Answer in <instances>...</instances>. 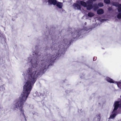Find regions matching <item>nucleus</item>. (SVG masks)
<instances>
[{
  "mask_svg": "<svg viewBox=\"0 0 121 121\" xmlns=\"http://www.w3.org/2000/svg\"><path fill=\"white\" fill-rule=\"evenodd\" d=\"M48 2L50 4H53L55 5L56 4L57 1L56 0H48Z\"/></svg>",
  "mask_w": 121,
  "mask_h": 121,
  "instance_id": "obj_9",
  "label": "nucleus"
},
{
  "mask_svg": "<svg viewBox=\"0 0 121 121\" xmlns=\"http://www.w3.org/2000/svg\"><path fill=\"white\" fill-rule=\"evenodd\" d=\"M104 13V10L102 9H99L97 11V13L99 15L102 14Z\"/></svg>",
  "mask_w": 121,
  "mask_h": 121,
  "instance_id": "obj_12",
  "label": "nucleus"
},
{
  "mask_svg": "<svg viewBox=\"0 0 121 121\" xmlns=\"http://www.w3.org/2000/svg\"><path fill=\"white\" fill-rule=\"evenodd\" d=\"M117 18L119 19H121V12H119L117 16Z\"/></svg>",
  "mask_w": 121,
  "mask_h": 121,
  "instance_id": "obj_21",
  "label": "nucleus"
},
{
  "mask_svg": "<svg viewBox=\"0 0 121 121\" xmlns=\"http://www.w3.org/2000/svg\"><path fill=\"white\" fill-rule=\"evenodd\" d=\"M55 45H54L55 46H56V45L55 44Z\"/></svg>",
  "mask_w": 121,
  "mask_h": 121,
  "instance_id": "obj_30",
  "label": "nucleus"
},
{
  "mask_svg": "<svg viewBox=\"0 0 121 121\" xmlns=\"http://www.w3.org/2000/svg\"><path fill=\"white\" fill-rule=\"evenodd\" d=\"M114 105V110H117L118 107H121V101H115Z\"/></svg>",
  "mask_w": 121,
  "mask_h": 121,
  "instance_id": "obj_5",
  "label": "nucleus"
},
{
  "mask_svg": "<svg viewBox=\"0 0 121 121\" xmlns=\"http://www.w3.org/2000/svg\"><path fill=\"white\" fill-rule=\"evenodd\" d=\"M119 4V3L117 2H114L112 3V5L116 7H118Z\"/></svg>",
  "mask_w": 121,
  "mask_h": 121,
  "instance_id": "obj_15",
  "label": "nucleus"
},
{
  "mask_svg": "<svg viewBox=\"0 0 121 121\" xmlns=\"http://www.w3.org/2000/svg\"><path fill=\"white\" fill-rule=\"evenodd\" d=\"M54 45H53V46H52V47H51V49L52 50V49H53V51L54 52L55 51H56V49L55 47L54 48H53V47Z\"/></svg>",
  "mask_w": 121,
  "mask_h": 121,
  "instance_id": "obj_23",
  "label": "nucleus"
},
{
  "mask_svg": "<svg viewBox=\"0 0 121 121\" xmlns=\"http://www.w3.org/2000/svg\"><path fill=\"white\" fill-rule=\"evenodd\" d=\"M104 2L107 4H109L110 2V0H104Z\"/></svg>",
  "mask_w": 121,
  "mask_h": 121,
  "instance_id": "obj_19",
  "label": "nucleus"
},
{
  "mask_svg": "<svg viewBox=\"0 0 121 121\" xmlns=\"http://www.w3.org/2000/svg\"><path fill=\"white\" fill-rule=\"evenodd\" d=\"M118 86L121 89V84H117Z\"/></svg>",
  "mask_w": 121,
  "mask_h": 121,
  "instance_id": "obj_24",
  "label": "nucleus"
},
{
  "mask_svg": "<svg viewBox=\"0 0 121 121\" xmlns=\"http://www.w3.org/2000/svg\"><path fill=\"white\" fill-rule=\"evenodd\" d=\"M77 3L78 4H80L81 5L84 7H86L87 6V3H86L85 2L83 1H77Z\"/></svg>",
  "mask_w": 121,
  "mask_h": 121,
  "instance_id": "obj_10",
  "label": "nucleus"
},
{
  "mask_svg": "<svg viewBox=\"0 0 121 121\" xmlns=\"http://www.w3.org/2000/svg\"><path fill=\"white\" fill-rule=\"evenodd\" d=\"M100 118H99V119H98V121H100Z\"/></svg>",
  "mask_w": 121,
  "mask_h": 121,
  "instance_id": "obj_27",
  "label": "nucleus"
},
{
  "mask_svg": "<svg viewBox=\"0 0 121 121\" xmlns=\"http://www.w3.org/2000/svg\"><path fill=\"white\" fill-rule=\"evenodd\" d=\"M63 41L64 42V43L66 44H67L68 43V40L67 39H64L63 40Z\"/></svg>",
  "mask_w": 121,
  "mask_h": 121,
  "instance_id": "obj_22",
  "label": "nucleus"
},
{
  "mask_svg": "<svg viewBox=\"0 0 121 121\" xmlns=\"http://www.w3.org/2000/svg\"><path fill=\"white\" fill-rule=\"evenodd\" d=\"M106 80L108 82L111 83H121V82H117L114 81L112 79L109 77H107L106 78Z\"/></svg>",
  "mask_w": 121,
  "mask_h": 121,
  "instance_id": "obj_7",
  "label": "nucleus"
},
{
  "mask_svg": "<svg viewBox=\"0 0 121 121\" xmlns=\"http://www.w3.org/2000/svg\"><path fill=\"white\" fill-rule=\"evenodd\" d=\"M80 31H78V30H77L74 33L73 32L71 33L72 35H73V39H74V37L77 38L78 37L81 35V33L80 32Z\"/></svg>",
  "mask_w": 121,
  "mask_h": 121,
  "instance_id": "obj_6",
  "label": "nucleus"
},
{
  "mask_svg": "<svg viewBox=\"0 0 121 121\" xmlns=\"http://www.w3.org/2000/svg\"><path fill=\"white\" fill-rule=\"evenodd\" d=\"M86 9L88 10H90L93 8V2L90 0H88L86 2Z\"/></svg>",
  "mask_w": 121,
  "mask_h": 121,
  "instance_id": "obj_4",
  "label": "nucleus"
},
{
  "mask_svg": "<svg viewBox=\"0 0 121 121\" xmlns=\"http://www.w3.org/2000/svg\"><path fill=\"white\" fill-rule=\"evenodd\" d=\"M96 0H91V1H95Z\"/></svg>",
  "mask_w": 121,
  "mask_h": 121,
  "instance_id": "obj_26",
  "label": "nucleus"
},
{
  "mask_svg": "<svg viewBox=\"0 0 121 121\" xmlns=\"http://www.w3.org/2000/svg\"><path fill=\"white\" fill-rule=\"evenodd\" d=\"M117 10L119 12H121V4H120L118 6Z\"/></svg>",
  "mask_w": 121,
  "mask_h": 121,
  "instance_id": "obj_16",
  "label": "nucleus"
},
{
  "mask_svg": "<svg viewBox=\"0 0 121 121\" xmlns=\"http://www.w3.org/2000/svg\"><path fill=\"white\" fill-rule=\"evenodd\" d=\"M98 5L99 7H102L104 6V4L103 3L100 2L98 3Z\"/></svg>",
  "mask_w": 121,
  "mask_h": 121,
  "instance_id": "obj_20",
  "label": "nucleus"
},
{
  "mask_svg": "<svg viewBox=\"0 0 121 121\" xmlns=\"http://www.w3.org/2000/svg\"><path fill=\"white\" fill-rule=\"evenodd\" d=\"M34 84H25L23 86L22 93L20 96L19 100L16 103L15 105V108L18 109H19L21 113L24 117L25 120L26 121V116L24 113V110L22 109L24 103L26 101L32 89V86Z\"/></svg>",
  "mask_w": 121,
  "mask_h": 121,
  "instance_id": "obj_2",
  "label": "nucleus"
},
{
  "mask_svg": "<svg viewBox=\"0 0 121 121\" xmlns=\"http://www.w3.org/2000/svg\"><path fill=\"white\" fill-rule=\"evenodd\" d=\"M117 110H114V109L113 110L112 112V113L113 114L111 115L110 116L109 118L110 119H113L115 118L116 116V112L115 111Z\"/></svg>",
  "mask_w": 121,
  "mask_h": 121,
  "instance_id": "obj_8",
  "label": "nucleus"
},
{
  "mask_svg": "<svg viewBox=\"0 0 121 121\" xmlns=\"http://www.w3.org/2000/svg\"><path fill=\"white\" fill-rule=\"evenodd\" d=\"M73 6L77 8V9L79 10L81 9V7L80 5L77 3H74Z\"/></svg>",
  "mask_w": 121,
  "mask_h": 121,
  "instance_id": "obj_11",
  "label": "nucleus"
},
{
  "mask_svg": "<svg viewBox=\"0 0 121 121\" xmlns=\"http://www.w3.org/2000/svg\"><path fill=\"white\" fill-rule=\"evenodd\" d=\"M93 8H94V9L95 10H97L99 8L97 4H94L93 5Z\"/></svg>",
  "mask_w": 121,
  "mask_h": 121,
  "instance_id": "obj_14",
  "label": "nucleus"
},
{
  "mask_svg": "<svg viewBox=\"0 0 121 121\" xmlns=\"http://www.w3.org/2000/svg\"><path fill=\"white\" fill-rule=\"evenodd\" d=\"M72 41H71L70 42V43H71V42H72Z\"/></svg>",
  "mask_w": 121,
  "mask_h": 121,
  "instance_id": "obj_29",
  "label": "nucleus"
},
{
  "mask_svg": "<svg viewBox=\"0 0 121 121\" xmlns=\"http://www.w3.org/2000/svg\"><path fill=\"white\" fill-rule=\"evenodd\" d=\"M97 59V57H94L93 58V60L94 61H95L96 60V59Z\"/></svg>",
  "mask_w": 121,
  "mask_h": 121,
  "instance_id": "obj_25",
  "label": "nucleus"
},
{
  "mask_svg": "<svg viewBox=\"0 0 121 121\" xmlns=\"http://www.w3.org/2000/svg\"><path fill=\"white\" fill-rule=\"evenodd\" d=\"M4 85H3L0 87V91L4 92L5 90V87L4 86Z\"/></svg>",
  "mask_w": 121,
  "mask_h": 121,
  "instance_id": "obj_18",
  "label": "nucleus"
},
{
  "mask_svg": "<svg viewBox=\"0 0 121 121\" xmlns=\"http://www.w3.org/2000/svg\"><path fill=\"white\" fill-rule=\"evenodd\" d=\"M88 16L91 17L93 16L94 15V14L93 13L90 12L88 13Z\"/></svg>",
  "mask_w": 121,
  "mask_h": 121,
  "instance_id": "obj_17",
  "label": "nucleus"
},
{
  "mask_svg": "<svg viewBox=\"0 0 121 121\" xmlns=\"http://www.w3.org/2000/svg\"><path fill=\"white\" fill-rule=\"evenodd\" d=\"M57 52H58V53H56V54H55L54 55H52L51 56L50 58V57H49L50 59L49 60H48V61L50 62H51L52 61L53 62L57 58L58 56L59 55V53H58L59 51H58Z\"/></svg>",
  "mask_w": 121,
  "mask_h": 121,
  "instance_id": "obj_3",
  "label": "nucleus"
},
{
  "mask_svg": "<svg viewBox=\"0 0 121 121\" xmlns=\"http://www.w3.org/2000/svg\"><path fill=\"white\" fill-rule=\"evenodd\" d=\"M32 59L30 61L32 66L31 68H28L27 71L28 77L26 79V82L25 83H35L37 77H40L41 74L44 73L46 69L47 65L46 62L41 64V67L38 68L36 66L37 61H35L36 63H34L32 62Z\"/></svg>",
  "mask_w": 121,
  "mask_h": 121,
  "instance_id": "obj_1",
  "label": "nucleus"
},
{
  "mask_svg": "<svg viewBox=\"0 0 121 121\" xmlns=\"http://www.w3.org/2000/svg\"><path fill=\"white\" fill-rule=\"evenodd\" d=\"M72 30L71 29H69V30Z\"/></svg>",
  "mask_w": 121,
  "mask_h": 121,
  "instance_id": "obj_28",
  "label": "nucleus"
},
{
  "mask_svg": "<svg viewBox=\"0 0 121 121\" xmlns=\"http://www.w3.org/2000/svg\"><path fill=\"white\" fill-rule=\"evenodd\" d=\"M85 23H86V22Z\"/></svg>",
  "mask_w": 121,
  "mask_h": 121,
  "instance_id": "obj_31",
  "label": "nucleus"
},
{
  "mask_svg": "<svg viewBox=\"0 0 121 121\" xmlns=\"http://www.w3.org/2000/svg\"><path fill=\"white\" fill-rule=\"evenodd\" d=\"M62 3L58 2L56 3V6L59 8H62Z\"/></svg>",
  "mask_w": 121,
  "mask_h": 121,
  "instance_id": "obj_13",
  "label": "nucleus"
}]
</instances>
